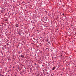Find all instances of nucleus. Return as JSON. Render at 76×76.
<instances>
[{
	"mask_svg": "<svg viewBox=\"0 0 76 76\" xmlns=\"http://www.w3.org/2000/svg\"><path fill=\"white\" fill-rule=\"evenodd\" d=\"M56 69V67L55 66H54L52 68V70H55Z\"/></svg>",
	"mask_w": 76,
	"mask_h": 76,
	"instance_id": "1",
	"label": "nucleus"
},
{
	"mask_svg": "<svg viewBox=\"0 0 76 76\" xmlns=\"http://www.w3.org/2000/svg\"><path fill=\"white\" fill-rule=\"evenodd\" d=\"M19 24H16L15 25L16 27H19Z\"/></svg>",
	"mask_w": 76,
	"mask_h": 76,
	"instance_id": "2",
	"label": "nucleus"
},
{
	"mask_svg": "<svg viewBox=\"0 0 76 76\" xmlns=\"http://www.w3.org/2000/svg\"><path fill=\"white\" fill-rule=\"evenodd\" d=\"M21 57L22 58H24V56L23 55H21Z\"/></svg>",
	"mask_w": 76,
	"mask_h": 76,
	"instance_id": "3",
	"label": "nucleus"
},
{
	"mask_svg": "<svg viewBox=\"0 0 76 76\" xmlns=\"http://www.w3.org/2000/svg\"><path fill=\"white\" fill-rule=\"evenodd\" d=\"M63 53L61 54L60 57H62V56H63Z\"/></svg>",
	"mask_w": 76,
	"mask_h": 76,
	"instance_id": "4",
	"label": "nucleus"
},
{
	"mask_svg": "<svg viewBox=\"0 0 76 76\" xmlns=\"http://www.w3.org/2000/svg\"><path fill=\"white\" fill-rule=\"evenodd\" d=\"M47 75H48V76H49L50 75V74H49V73H48V72H47Z\"/></svg>",
	"mask_w": 76,
	"mask_h": 76,
	"instance_id": "5",
	"label": "nucleus"
},
{
	"mask_svg": "<svg viewBox=\"0 0 76 76\" xmlns=\"http://www.w3.org/2000/svg\"><path fill=\"white\" fill-rule=\"evenodd\" d=\"M1 13H3V12L2 11H1Z\"/></svg>",
	"mask_w": 76,
	"mask_h": 76,
	"instance_id": "6",
	"label": "nucleus"
},
{
	"mask_svg": "<svg viewBox=\"0 0 76 76\" xmlns=\"http://www.w3.org/2000/svg\"><path fill=\"white\" fill-rule=\"evenodd\" d=\"M62 15H63V16H64V13H63Z\"/></svg>",
	"mask_w": 76,
	"mask_h": 76,
	"instance_id": "7",
	"label": "nucleus"
},
{
	"mask_svg": "<svg viewBox=\"0 0 76 76\" xmlns=\"http://www.w3.org/2000/svg\"><path fill=\"white\" fill-rule=\"evenodd\" d=\"M47 39V40L46 41H47H47H48V39Z\"/></svg>",
	"mask_w": 76,
	"mask_h": 76,
	"instance_id": "8",
	"label": "nucleus"
},
{
	"mask_svg": "<svg viewBox=\"0 0 76 76\" xmlns=\"http://www.w3.org/2000/svg\"><path fill=\"white\" fill-rule=\"evenodd\" d=\"M39 32H38V33H39Z\"/></svg>",
	"mask_w": 76,
	"mask_h": 76,
	"instance_id": "9",
	"label": "nucleus"
},
{
	"mask_svg": "<svg viewBox=\"0 0 76 76\" xmlns=\"http://www.w3.org/2000/svg\"><path fill=\"white\" fill-rule=\"evenodd\" d=\"M35 65H37V64H36V63L35 64Z\"/></svg>",
	"mask_w": 76,
	"mask_h": 76,
	"instance_id": "10",
	"label": "nucleus"
},
{
	"mask_svg": "<svg viewBox=\"0 0 76 76\" xmlns=\"http://www.w3.org/2000/svg\"><path fill=\"white\" fill-rule=\"evenodd\" d=\"M37 31H38V30H37Z\"/></svg>",
	"mask_w": 76,
	"mask_h": 76,
	"instance_id": "11",
	"label": "nucleus"
},
{
	"mask_svg": "<svg viewBox=\"0 0 76 76\" xmlns=\"http://www.w3.org/2000/svg\"><path fill=\"white\" fill-rule=\"evenodd\" d=\"M39 75H37L38 76H39Z\"/></svg>",
	"mask_w": 76,
	"mask_h": 76,
	"instance_id": "12",
	"label": "nucleus"
},
{
	"mask_svg": "<svg viewBox=\"0 0 76 76\" xmlns=\"http://www.w3.org/2000/svg\"><path fill=\"white\" fill-rule=\"evenodd\" d=\"M72 26H73V25H72Z\"/></svg>",
	"mask_w": 76,
	"mask_h": 76,
	"instance_id": "13",
	"label": "nucleus"
},
{
	"mask_svg": "<svg viewBox=\"0 0 76 76\" xmlns=\"http://www.w3.org/2000/svg\"><path fill=\"white\" fill-rule=\"evenodd\" d=\"M49 44H50V43H49V42H48Z\"/></svg>",
	"mask_w": 76,
	"mask_h": 76,
	"instance_id": "14",
	"label": "nucleus"
},
{
	"mask_svg": "<svg viewBox=\"0 0 76 76\" xmlns=\"http://www.w3.org/2000/svg\"><path fill=\"white\" fill-rule=\"evenodd\" d=\"M49 44H50V43H49V42H48Z\"/></svg>",
	"mask_w": 76,
	"mask_h": 76,
	"instance_id": "15",
	"label": "nucleus"
},
{
	"mask_svg": "<svg viewBox=\"0 0 76 76\" xmlns=\"http://www.w3.org/2000/svg\"><path fill=\"white\" fill-rule=\"evenodd\" d=\"M25 10L26 11V10Z\"/></svg>",
	"mask_w": 76,
	"mask_h": 76,
	"instance_id": "16",
	"label": "nucleus"
},
{
	"mask_svg": "<svg viewBox=\"0 0 76 76\" xmlns=\"http://www.w3.org/2000/svg\"><path fill=\"white\" fill-rule=\"evenodd\" d=\"M0 76H1V75H0Z\"/></svg>",
	"mask_w": 76,
	"mask_h": 76,
	"instance_id": "17",
	"label": "nucleus"
}]
</instances>
